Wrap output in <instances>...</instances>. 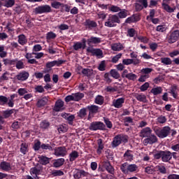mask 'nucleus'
Wrapping results in <instances>:
<instances>
[{"mask_svg": "<svg viewBox=\"0 0 179 179\" xmlns=\"http://www.w3.org/2000/svg\"><path fill=\"white\" fill-rule=\"evenodd\" d=\"M105 92H107V93H114L117 92V87L109 85L105 88Z\"/></svg>", "mask_w": 179, "mask_h": 179, "instance_id": "57", "label": "nucleus"}, {"mask_svg": "<svg viewBox=\"0 0 179 179\" xmlns=\"http://www.w3.org/2000/svg\"><path fill=\"white\" fill-rule=\"evenodd\" d=\"M88 45H92V44H100L101 43V38H97L96 36H91L90 38L86 40Z\"/></svg>", "mask_w": 179, "mask_h": 179, "instance_id": "21", "label": "nucleus"}, {"mask_svg": "<svg viewBox=\"0 0 179 179\" xmlns=\"http://www.w3.org/2000/svg\"><path fill=\"white\" fill-rule=\"evenodd\" d=\"M3 178L16 179V176L15 175H8V173L0 172V179Z\"/></svg>", "mask_w": 179, "mask_h": 179, "instance_id": "44", "label": "nucleus"}, {"mask_svg": "<svg viewBox=\"0 0 179 179\" xmlns=\"http://www.w3.org/2000/svg\"><path fill=\"white\" fill-rule=\"evenodd\" d=\"M81 73H83V75H85V76L89 78L92 75H93V70L90 69H83L81 71Z\"/></svg>", "mask_w": 179, "mask_h": 179, "instance_id": "39", "label": "nucleus"}, {"mask_svg": "<svg viewBox=\"0 0 179 179\" xmlns=\"http://www.w3.org/2000/svg\"><path fill=\"white\" fill-rule=\"evenodd\" d=\"M87 52H90L92 55H96V57H101L103 55V51L100 49L88 48H87Z\"/></svg>", "mask_w": 179, "mask_h": 179, "instance_id": "22", "label": "nucleus"}, {"mask_svg": "<svg viewBox=\"0 0 179 179\" xmlns=\"http://www.w3.org/2000/svg\"><path fill=\"white\" fill-rule=\"evenodd\" d=\"M123 157H124L127 162H132V160H134V155H132V150H127L124 152Z\"/></svg>", "mask_w": 179, "mask_h": 179, "instance_id": "24", "label": "nucleus"}, {"mask_svg": "<svg viewBox=\"0 0 179 179\" xmlns=\"http://www.w3.org/2000/svg\"><path fill=\"white\" fill-rule=\"evenodd\" d=\"M50 122L48 120H43L40 123V128H41V129H48V128H50Z\"/></svg>", "mask_w": 179, "mask_h": 179, "instance_id": "42", "label": "nucleus"}, {"mask_svg": "<svg viewBox=\"0 0 179 179\" xmlns=\"http://www.w3.org/2000/svg\"><path fill=\"white\" fill-rule=\"evenodd\" d=\"M162 6L164 10H166L168 13H173L174 12V8H171L169 3H162Z\"/></svg>", "mask_w": 179, "mask_h": 179, "instance_id": "36", "label": "nucleus"}, {"mask_svg": "<svg viewBox=\"0 0 179 179\" xmlns=\"http://www.w3.org/2000/svg\"><path fill=\"white\" fill-rule=\"evenodd\" d=\"M57 38V34L53 31H49L46 34V40H55Z\"/></svg>", "mask_w": 179, "mask_h": 179, "instance_id": "43", "label": "nucleus"}, {"mask_svg": "<svg viewBox=\"0 0 179 179\" xmlns=\"http://www.w3.org/2000/svg\"><path fill=\"white\" fill-rule=\"evenodd\" d=\"M0 106H9V99L8 97L1 95L0 96Z\"/></svg>", "mask_w": 179, "mask_h": 179, "instance_id": "34", "label": "nucleus"}, {"mask_svg": "<svg viewBox=\"0 0 179 179\" xmlns=\"http://www.w3.org/2000/svg\"><path fill=\"white\" fill-rule=\"evenodd\" d=\"M99 71H101V72H103L106 71V61H101L98 66Z\"/></svg>", "mask_w": 179, "mask_h": 179, "instance_id": "63", "label": "nucleus"}, {"mask_svg": "<svg viewBox=\"0 0 179 179\" xmlns=\"http://www.w3.org/2000/svg\"><path fill=\"white\" fill-rule=\"evenodd\" d=\"M86 111H87V108H81L79 110V112L78 113V116L80 118H85V117H86L87 115V113Z\"/></svg>", "mask_w": 179, "mask_h": 179, "instance_id": "40", "label": "nucleus"}, {"mask_svg": "<svg viewBox=\"0 0 179 179\" xmlns=\"http://www.w3.org/2000/svg\"><path fill=\"white\" fill-rule=\"evenodd\" d=\"M86 30H93L94 29H96L97 27V22L94 20H92L90 18L86 19L85 21L83 23Z\"/></svg>", "mask_w": 179, "mask_h": 179, "instance_id": "11", "label": "nucleus"}, {"mask_svg": "<svg viewBox=\"0 0 179 179\" xmlns=\"http://www.w3.org/2000/svg\"><path fill=\"white\" fill-rule=\"evenodd\" d=\"M15 3H16L15 0H7L3 6H5L6 8H13V6H15Z\"/></svg>", "mask_w": 179, "mask_h": 179, "instance_id": "46", "label": "nucleus"}, {"mask_svg": "<svg viewBox=\"0 0 179 179\" xmlns=\"http://www.w3.org/2000/svg\"><path fill=\"white\" fill-rule=\"evenodd\" d=\"M64 163H65V159L59 158L55 159L53 162V167L58 169V167H61V166H64Z\"/></svg>", "mask_w": 179, "mask_h": 179, "instance_id": "28", "label": "nucleus"}, {"mask_svg": "<svg viewBox=\"0 0 179 179\" xmlns=\"http://www.w3.org/2000/svg\"><path fill=\"white\" fill-rule=\"evenodd\" d=\"M53 150L54 155L57 157H65L68 155V150L65 146L56 147Z\"/></svg>", "mask_w": 179, "mask_h": 179, "instance_id": "8", "label": "nucleus"}, {"mask_svg": "<svg viewBox=\"0 0 179 179\" xmlns=\"http://www.w3.org/2000/svg\"><path fill=\"white\" fill-rule=\"evenodd\" d=\"M38 159L41 164H43V166H45L50 163V158L45 156L41 155L38 157Z\"/></svg>", "mask_w": 179, "mask_h": 179, "instance_id": "33", "label": "nucleus"}, {"mask_svg": "<svg viewBox=\"0 0 179 179\" xmlns=\"http://www.w3.org/2000/svg\"><path fill=\"white\" fill-rule=\"evenodd\" d=\"M104 169L109 173V174H113V176H114V167L111 165L110 161H104L102 163V168L99 167V170H100V171H104Z\"/></svg>", "mask_w": 179, "mask_h": 179, "instance_id": "9", "label": "nucleus"}, {"mask_svg": "<svg viewBox=\"0 0 179 179\" xmlns=\"http://www.w3.org/2000/svg\"><path fill=\"white\" fill-rule=\"evenodd\" d=\"M15 113V109H8L6 110H3L2 112L3 116L0 115V131H2L3 129V124H5V120L3 118H9L10 117L11 114H13Z\"/></svg>", "mask_w": 179, "mask_h": 179, "instance_id": "7", "label": "nucleus"}, {"mask_svg": "<svg viewBox=\"0 0 179 179\" xmlns=\"http://www.w3.org/2000/svg\"><path fill=\"white\" fill-rule=\"evenodd\" d=\"M20 150L22 155H27L29 152V144L26 143H21Z\"/></svg>", "mask_w": 179, "mask_h": 179, "instance_id": "30", "label": "nucleus"}, {"mask_svg": "<svg viewBox=\"0 0 179 179\" xmlns=\"http://www.w3.org/2000/svg\"><path fill=\"white\" fill-rule=\"evenodd\" d=\"M73 97L74 101H80V99L85 97V94L77 92V93L73 94Z\"/></svg>", "mask_w": 179, "mask_h": 179, "instance_id": "38", "label": "nucleus"}, {"mask_svg": "<svg viewBox=\"0 0 179 179\" xmlns=\"http://www.w3.org/2000/svg\"><path fill=\"white\" fill-rule=\"evenodd\" d=\"M150 92L154 94V96H157L158 94H162L163 88H162V87H153Z\"/></svg>", "mask_w": 179, "mask_h": 179, "instance_id": "37", "label": "nucleus"}, {"mask_svg": "<svg viewBox=\"0 0 179 179\" xmlns=\"http://www.w3.org/2000/svg\"><path fill=\"white\" fill-rule=\"evenodd\" d=\"M157 141V136L152 134L151 135L146 137V138L143 140V145L145 146H148V145H153V143H156Z\"/></svg>", "mask_w": 179, "mask_h": 179, "instance_id": "12", "label": "nucleus"}, {"mask_svg": "<svg viewBox=\"0 0 179 179\" xmlns=\"http://www.w3.org/2000/svg\"><path fill=\"white\" fill-rule=\"evenodd\" d=\"M36 15H42V13H50L52 12L51 6L50 5L45 4L42 6H38L34 8V10Z\"/></svg>", "mask_w": 179, "mask_h": 179, "instance_id": "5", "label": "nucleus"}, {"mask_svg": "<svg viewBox=\"0 0 179 179\" xmlns=\"http://www.w3.org/2000/svg\"><path fill=\"white\" fill-rule=\"evenodd\" d=\"M171 159H173V155L171 154V152L167 150L162 151V162L167 163Z\"/></svg>", "mask_w": 179, "mask_h": 179, "instance_id": "18", "label": "nucleus"}, {"mask_svg": "<svg viewBox=\"0 0 179 179\" xmlns=\"http://www.w3.org/2000/svg\"><path fill=\"white\" fill-rule=\"evenodd\" d=\"M47 103H48V99L47 97H43L38 101L36 106L38 108H41V107H44Z\"/></svg>", "mask_w": 179, "mask_h": 179, "instance_id": "31", "label": "nucleus"}, {"mask_svg": "<svg viewBox=\"0 0 179 179\" xmlns=\"http://www.w3.org/2000/svg\"><path fill=\"white\" fill-rule=\"evenodd\" d=\"M64 104H65L64 101L61 99L57 100L55 103V107L53 108L54 111L58 113L59 111H62V110H64L65 108H64Z\"/></svg>", "mask_w": 179, "mask_h": 179, "instance_id": "16", "label": "nucleus"}, {"mask_svg": "<svg viewBox=\"0 0 179 179\" xmlns=\"http://www.w3.org/2000/svg\"><path fill=\"white\" fill-rule=\"evenodd\" d=\"M127 16H128V10L120 8V10L117 13L119 19H125Z\"/></svg>", "mask_w": 179, "mask_h": 179, "instance_id": "32", "label": "nucleus"}, {"mask_svg": "<svg viewBox=\"0 0 179 179\" xmlns=\"http://www.w3.org/2000/svg\"><path fill=\"white\" fill-rule=\"evenodd\" d=\"M41 141L37 140L33 146L34 150H35V152H38V150H40V149H41Z\"/></svg>", "mask_w": 179, "mask_h": 179, "instance_id": "53", "label": "nucleus"}, {"mask_svg": "<svg viewBox=\"0 0 179 179\" xmlns=\"http://www.w3.org/2000/svg\"><path fill=\"white\" fill-rule=\"evenodd\" d=\"M0 169L3 171H10L12 170V166L10 165V162L6 161H3L0 163Z\"/></svg>", "mask_w": 179, "mask_h": 179, "instance_id": "17", "label": "nucleus"}, {"mask_svg": "<svg viewBox=\"0 0 179 179\" xmlns=\"http://www.w3.org/2000/svg\"><path fill=\"white\" fill-rule=\"evenodd\" d=\"M90 131H106V124L102 122H93L89 127Z\"/></svg>", "mask_w": 179, "mask_h": 179, "instance_id": "6", "label": "nucleus"}, {"mask_svg": "<svg viewBox=\"0 0 179 179\" xmlns=\"http://www.w3.org/2000/svg\"><path fill=\"white\" fill-rule=\"evenodd\" d=\"M129 137L125 134H118L116 135L111 143V146L113 149L118 148L121 143H127Z\"/></svg>", "mask_w": 179, "mask_h": 179, "instance_id": "1", "label": "nucleus"}, {"mask_svg": "<svg viewBox=\"0 0 179 179\" xmlns=\"http://www.w3.org/2000/svg\"><path fill=\"white\" fill-rule=\"evenodd\" d=\"M8 52L5 51V46L0 45V58H6Z\"/></svg>", "mask_w": 179, "mask_h": 179, "instance_id": "50", "label": "nucleus"}, {"mask_svg": "<svg viewBox=\"0 0 179 179\" xmlns=\"http://www.w3.org/2000/svg\"><path fill=\"white\" fill-rule=\"evenodd\" d=\"M170 93L172 94L173 99H177V97H178V94H177V87L176 85L171 87Z\"/></svg>", "mask_w": 179, "mask_h": 179, "instance_id": "48", "label": "nucleus"}, {"mask_svg": "<svg viewBox=\"0 0 179 179\" xmlns=\"http://www.w3.org/2000/svg\"><path fill=\"white\" fill-rule=\"evenodd\" d=\"M141 20V15L139 14H134L131 17H127L125 20V23H136Z\"/></svg>", "mask_w": 179, "mask_h": 179, "instance_id": "15", "label": "nucleus"}, {"mask_svg": "<svg viewBox=\"0 0 179 179\" xmlns=\"http://www.w3.org/2000/svg\"><path fill=\"white\" fill-rule=\"evenodd\" d=\"M138 78V76L134 73H129L126 76V78L129 80H133L134 81Z\"/></svg>", "mask_w": 179, "mask_h": 179, "instance_id": "55", "label": "nucleus"}, {"mask_svg": "<svg viewBox=\"0 0 179 179\" xmlns=\"http://www.w3.org/2000/svg\"><path fill=\"white\" fill-rule=\"evenodd\" d=\"M62 5L63 3L57 1H55L51 3V6L52 8H53V9H59V8H62Z\"/></svg>", "mask_w": 179, "mask_h": 179, "instance_id": "52", "label": "nucleus"}, {"mask_svg": "<svg viewBox=\"0 0 179 179\" xmlns=\"http://www.w3.org/2000/svg\"><path fill=\"white\" fill-rule=\"evenodd\" d=\"M52 176H53V177H61L64 176V171L61 170H54L52 171Z\"/></svg>", "mask_w": 179, "mask_h": 179, "instance_id": "58", "label": "nucleus"}, {"mask_svg": "<svg viewBox=\"0 0 179 179\" xmlns=\"http://www.w3.org/2000/svg\"><path fill=\"white\" fill-rule=\"evenodd\" d=\"M179 38V30L175 29L173 31H171L166 36V40L169 44H174V43H177Z\"/></svg>", "mask_w": 179, "mask_h": 179, "instance_id": "4", "label": "nucleus"}, {"mask_svg": "<svg viewBox=\"0 0 179 179\" xmlns=\"http://www.w3.org/2000/svg\"><path fill=\"white\" fill-rule=\"evenodd\" d=\"M138 170V166L135 164H128L127 165V173H134V171H136Z\"/></svg>", "mask_w": 179, "mask_h": 179, "instance_id": "41", "label": "nucleus"}, {"mask_svg": "<svg viewBox=\"0 0 179 179\" xmlns=\"http://www.w3.org/2000/svg\"><path fill=\"white\" fill-rule=\"evenodd\" d=\"M103 122H105L107 128H108L109 129H111V128H113V122L110 121V119H108V117H104Z\"/></svg>", "mask_w": 179, "mask_h": 179, "instance_id": "54", "label": "nucleus"}, {"mask_svg": "<svg viewBox=\"0 0 179 179\" xmlns=\"http://www.w3.org/2000/svg\"><path fill=\"white\" fill-rule=\"evenodd\" d=\"M53 146H55V143H42L41 144V149L42 150H54Z\"/></svg>", "mask_w": 179, "mask_h": 179, "instance_id": "25", "label": "nucleus"}, {"mask_svg": "<svg viewBox=\"0 0 179 179\" xmlns=\"http://www.w3.org/2000/svg\"><path fill=\"white\" fill-rule=\"evenodd\" d=\"M120 170L124 173V174H128V163L124 162L120 166Z\"/></svg>", "mask_w": 179, "mask_h": 179, "instance_id": "56", "label": "nucleus"}, {"mask_svg": "<svg viewBox=\"0 0 179 179\" xmlns=\"http://www.w3.org/2000/svg\"><path fill=\"white\" fill-rule=\"evenodd\" d=\"M17 38V42L20 44V45H26V44H27V38L24 34L19 35Z\"/></svg>", "mask_w": 179, "mask_h": 179, "instance_id": "26", "label": "nucleus"}, {"mask_svg": "<svg viewBox=\"0 0 179 179\" xmlns=\"http://www.w3.org/2000/svg\"><path fill=\"white\" fill-rule=\"evenodd\" d=\"M17 59H3V62L4 65H15L16 64Z\"/></svg>", "mask_w": 179, "mask_h": 179, "instance_id": "51", "label": "nucleus"}, {"mask_svg": "<svg viewBox=\"0 0 179 179\" xmlns=\"http://www.w3.org/2000/svg\"><path fill=\"white\" fill-rule=\"evenodd\" d=\"M95 104H99V106H103L104 104V96L101 95H97L94 100Z\"/></svg>", "mask_w": 179, "mask_h": 179, "instance_id": "35", "label": "nucleus"}, {"mask_svg": "<svg viewBox=\"0 0 179 179\" xmlns=\"http://www.w3.org/2000/svg\"><path fill=\"white\" fill-rule=\"evenodd\" d=\"M86 38H83L81 42H76L73 45V50L75 51H78V50L83 49L85 50L86 48Z\"/></svg>", "mask_w": 179, "mask_h": 179, "instance_id": "14", "label": "nucleus"}, {"mask_svg": "<svg viewBox=\"0 0 179 179\" xmlns=\"http://www.w3.org/2000/svg\"><path fill=\"white\" fill-rule=\"evenodd\" d=\"M152 129H150V127H147L141 130L140 136L141 138H148V136L152 134Z\"/></svg>", "mask_w": 179, "mask_h": 179, "instance_id": "19", "label": "nucleus"}, {"mask_svg": "<svg viewBox=\"0 0 179 179\" xmlns=\"http://www.w3.org/2000/svg\"><path fill=\"white\" fill-rule=\"evenodd\" d=\"M87 110L89 111L88 120H90L92 117H94L95 114H97V113H99L100 107L96 105H89L87 106Z\"/></svg>", "mask_w": 179, "mask_h": 179, "instance_id": "10", "label": "nucleus"}, {"mask_svg": "<svg viewBox=\"0 0 179 179\" xmlns=\"http://www.w3.org/2000/svg\"><path fill=\"white\" fill-rule=\"evenodd\" d=\"M15 97H17V94H13L10 95V99H8V107H14L15 106Z\"/></svg>", "mask_w": 179, "mask_h": 179, "instance_id": "49", "label": "nucleus"}, {"mask_svg": "<svg viewBox=\"0 0 179 179\" xmlns=\"http://www.w3.org/2000/svg\"><path fill=\"white\" fill-rule=\"evenodd\" d=\"M125 103V98H118L113 101V106L115 108H121Z\"/></svg>", "mask_w": 179, "mask_h": 179, "instance_id": "20", "label": "nucleus"}, {"mask_svg": "<svg viewBox=\"0 0 179 179\" xmlns=\"http://www.w3.org/2000/svg\"><path fill=\"white\" fill-rule=\"evenodd\" d=\"M29 76H30L29 72L22 71L15 76V79H17V80H20L21 82H24V80L29 79Z\"/></svg>", "mask_w": 179, "mask_h": 179, "instance_id": "13", "label": "nucleus"}, {"mask_svg": "<svg viewBox=\"0 0 179 179\" xmlns=\"http://www.w3.org/2000/svg\"><path fill=\"white\" fill-rule=\"evenodd\" d=\"M121 57H122V53H119L116 55L112 58L111 62H113V64H117L118 61H120Z\"/></svg>", "mask_w": 179, "mask_h": 179, "instance_id": "59", "label": "nucleus"}, {"mask_svg": "<svg viewBox=\"0 0 179 179\" xmlns=\"http://www.w3.org/2000/svg\"><path fill=\"white\" fill-rule=\"evenodd\" d=\"M4 80H9V73L8 71L3 73L0 77V82H4Z\"/></svg>", "mask_w": 179, "mask_h": 179, "instance_id": "60", "label": "nucleus"}, {"mask_svg": "<svg viewBox=\"0 0 179 179\" xmlns=\"http://www.w3.org/2000/svg\"><path fill=\"white\" fill-rule=\"evenodd\" d=\"M31 174H34L36 175V177L37 176H40L41 170L39 169H37V167H34L31 169Z\"/></svg>", "mask_w": 179, "mask_h": 179, "instance_id": "62", "label": "nucleus"}, {"mask_svg": "<svg viewBox=\"0 0 179 179\" xmlns=\"http://www.w3.org/2000/svg\"><path fill=\"white\" fill-rule=\"evenodd\" d=\"M98 148L96 149L97 155H100L103 153V149H104V144L103 143V139L99 138L97 140Z\"/></svg>", "mask_w": 179, "mask_h": 179, "instance_id": "23", "label": "nucleus"}, {"mask_svg": "<svg viewBox=\"0 0 179 179\" xmlns=\"http://www.w3.org/2000/svg\"><path fill=\"white\" fill-rule=\"evenodd\" d=\"M79 157V152L76 150H73L69 155V162H75Z\"/></svg>", "mask_w": 179, "mask_h": 179, "instance_id": "29", "label": "nucleus"}, {"mask_svg": "<svg viewBox=\"0 0 179 179\" xmlns=\"http://www.w3.org/2000/svg\"><path fill=\"white\" fill-rule=\"evenodd\" d=\"M154 159L159 160V159H163V151L159 150L154 154Z\"/></svg>", "mask_w": 179, "mask_h": 179, "instance_id": "61", "label": "nucleus"}, {"mask_svg": "<svg viewBox=\"0 0 179 179\" xmlns=\"http://www.w3.org/2000/svg\"><path fill=\"white\" fill-rule=\"evenodd\" d=\"M117 23L120 24L121 23V20L117 15H109L108 20L105 22L104 25L106 27H115Z\"/></svg>", "mask_w": 179, "mask_h": 179, "instance_id": "3", "label": "nucleus"}, {"mask_svg": "<svg viewBox=\"0 0 179 179\" xmlns=\"http://www.w3.org/2000/svg\"><path fill=\"white\" fill-rule=\"evenodd\" d=\"M111 50L113 51H122L124 50V45L120 43H113L111 45Z\"/></svg>", "mask_w": 179, "mask_h": 179, "instance_id": "27", "label": "nucleus"}, {"mask_svg": "<svg viewBox=\"0 0 179 179\" xmlns=\"http://www.w3.org/2000/svg\"><path fill=\"white\" fill-rule=\"evenodd\" d=\"M110 12H113V13H115L117 12H120L121 10V8L117 6H111L109 8Z\"/></svg>", "mask_w": 179, "mask_h": 179, "instance_id": "64", "label": "nucleus"}, {"mask_svg": "<svg viewBox=\"0 0 179 179\" xmlns=\"http://www.w3.org/2000/svg\"><path fill=\"white\" fill-rule=\"evenodd\" d=\"M110 76H112V78H113V79H120V73H118V71H117V70L115 69H111L110 71Z\"/></svg>", "mask_w": 179, "mask_h": 179, "instance_id": "45", "label": "nucleus"}, {"mask_svg": "<svg viewBox=\"0 0 179 179\" xmlns=\"http://www.w3.org/2000/svg\"><path fill=\"white\" fill-rule=\"evenodd\" d=\"M161 62L164 64V65H171V64H173V61H171L170 57H162Z\"/></svg>", "mask_w": 179, "mask_h": 179, "instance_id": "47", "label": "nucleus"}, {"mask_svg": "<svg viewBox=\"0 0 179 179\" xmlns=\"http://www.w3.org/2000/svg\"><path fill=\"white\" fill-rule=\"evenodd\" d=\"M153 131L158 138H160V139H164V138H167V136L170 135V131H171V129L169 126H165L163 128L156 127H154Z\"/></svg>", "mask_w": 179, "mask_h": 179, "instance_id": "2", "label": "nucleus"}]
</instances>
